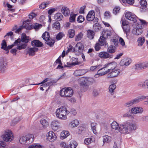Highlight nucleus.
I'll list each match as a JSON object with an SVG mask.
<instances>
[{
  "mask_svg": "<svg viewBox=\"0 0 148 148\" xmlns=\"http://www.w3.org/2000/svg\"><path fill=\"white\" fill-rule=\"evenodd\" d=\"M119 132L121 133L128 134L137 129L135 123H127L124 125H120Z\"/></svg>",
  "mask_w": 148,
  "mask_h": 148,
  "instance_id": "obj_1",
  "label": "nucleus"
},
{
  "mask_svg": "<svg viewBox=\"0 0 148 148\" xmlns=\"http://www.w3.org/2000/svg\"><path fill=\"white\" fill-rule=\"evenodd\" d=\"M116 63L113 62L105 65L104 67L102 68V75L107 74L110 71L116 68Z\"/></svg>",
  "mask_w": 148,
  "mask_h": 148,
  "instance_id": "obj_2",
  "label": "nucleus"
},
{
  "mask_svg": "<svg viewBox=\"0 0 148 148\" xmlns=\"http://www.w3.org/2000/svg\"><path fill=\"white\" fill-rule=\"evenodd\" d=\"M73 93V90L71 87L64 88L60 91V96L62 97H71Z\"/></svg>",
  "mask_w": 148,
  "mask_h": 148,
  "instance_id": "obj_3",
  "label": "nucleus"
},
{
  "mask_svg": "<svg viewBox=\"0 0 148 148\" xmlns=\"http://www.w3.org/2000/svg\"><path fill=\"white\" fill-rule=\"evenodd\" d=\"M42 37L46 41V44L50 47H52L55 43V41L54 39H51L49 33L45 32L42 35Z\"/></svg>",
  "mask_w": 148,
  "mask_h": 148,
  "instance_id": "obj_4",
  "label": "nucleus"
},
{
  "mask_svg": "<svg viewBox=\"0 0 148 148\" xmlns=\"http://www.w3.org/2000/svg\"><path fill=\"white\" fill-rule=\"evenodd\" d=\"M2 136L3 140L8 142L12 141L14 139L13 134L10 130L5 131Z\"/></svg>",
  "mask_w": 148,
  "mask_h": 148,
  "instance_id": "obj_5",
  "label": "nucleus"
},
{
  "mask_svg": "<svg viewBox=\"0 0 148 148\" xmlns=\"http://www.w3.org/2000/svg\"><path fill=\"white\" fill-rule=\"evenodd\" d=\"M145 97L143 96H139L138 97L126 103L124 105L125 107H128L143 100Z\"/></svg>",
  "mask_w": 148,
  "mask_h": 148,
  "instance_id": "obj_6",
  "label": "nucleus"
},
{
  "mask_svg": "<svg viewBox=\"0 0 148 148\" xmlns=\"http://www.w3.org/2000/svg\"><path fill=\"white\" fill-rule=\"evenodd\" d=\"M21 42V39L18 38L15 40L13 44L14 46H17V49L19 50H21L25 49L27 45V44L26 43H22L20 45Z\"/></svg>",
  "mask_w": 148,
  "mask_h": 148,
  "instance_id": "obj_7",
  "label": "nucleus"
},
{
  "mask_svg": "<svg viewBox=\"0 0 148 148\" xmlns=\"http://www.w3.org/2000/svg\"><path fill=\"white\" fill-rule=\"evenodd\" d=\"M121 70L117 68L111 70V72L107 75L108 78H113L117 76L120 73Z\"/></svg>",
  "mask_w": 148,
  "mask_h": 148,
  "instance_id": "obj_8",
  "label": "nucleus"
},
{
  "mask_svg": "<svg viewBox=\"0 0 148 148\" xmlns=\"http://www.w3.org/2000/svg\"><path fill=\"white\" fill-rule=\"evenodd\" d=\"M125 17L127 19L132 21L134 23H135L136 21V18L137 17L136 16L131 12H128L126 13Z\"/></svg>",
  "mask_w": 148,
  "mask_h": 148,
  "instance_id": "obj_9",
  "label": "nucleus"
},
{
  "mask_svg": "<svg viewBox=\"0 0 148 148\" xmlns=\"http://www.w3.org/2000/svg\"><path fill=\"white\" fill-rule=\"evenodd\" d=\"M7 64L4 61L3 57H1L0 59V72L1 73H3L6 69Z\"/></svg>",
  "mask_w": 148,
  "mask_h": 148,
  "instance_id": "obj_10",
  "label": "nucleus"
},
{
  "mask_svg": "<svg viewBox=\"0 0 148 148\" xmlns=\"http://www.w3.org/2000/svg\"><path fill=\"white\" fill-rule=\"evenodd\" d=\"M84 49V46L81 42H78L75 47V52H78L79 53H82Z\"/></svg>",
  "mask_w": 148,
  "mask_h": 148,
  "instance_id": "obj_11",
  "label": "nucleus"
},
{
  "mask_svg": "<svg viewBox=\"0 0 148 148\" xmlns=\"http://www.w3.org/2000/svg\"><path fill=\"white\" fill-rule=\"evenodd\" d=\"M110 123H109V120L108 119H103L102 121V130L104 132H106V131L108 129Z\"/></svg>",
  "mask_w": 148,
  "mask_h": 148,
  "instance_id": "obj_12",
  "label": "nucleus"
},
{
  "mask_svg": "<svg viewBox=\"0 0 148 148\" xmlns=\"http://www.w3.org/2000/svg\"><path fill=\"white\" fill-rule=\"evenodd\" d=\"M95 18L96 20V18H95V13L94 10H91L90 11L86 16V20L88 21H92L94 20Z\"/></svg>",
  "mask_w": 148,
  "mask_h": 148,
  "instance_id": "obj_13",
  "label": "nucleus"
},
{
  "mask_svg": "<svg viewBox=\"0 0 148 148\" xmlns=\"http://www.w3.org/2000/svg\"><path fill=\"white\" fill-rule=\"evenodd\" d=\"M47 137L48 139L51 142L54 141L57 138L55 134L51 131L49 132Z\"/></svg>",
  "mask_w": 148,
  "mask_h": 148,
  "instance_id": "obj_14",
  "label": "nucleus"
},
{
  "mask_svg": "<svg viewBox=\"0 0 148 148\" xmlns=\"http://www.w3.org/2000/svg\"><path fill=\"white\" fill-rule=\"evenodd\" d=\"M148 67V62H145L140 64H136L135 68L138 69H142Z\"/></svg>",
  "mask_w": 148,
  "mask_h": 148,
  "instance_id": "obj_15",
  "label": "nucleus"
},
{
  "mask_svg": "<svg viewBox=\"0 0 148 148\" xmlns=\"http://www.w3.org/2000/svg\"><path fill=\"white\" fill-rule=\"evenodd\" d=\"M86 70L84 69L78 70L75 71L74 75L77 76L82 75L87 72Z\"/></svg>",
  "mask_w": 148,
  "mask_h": 148,
  "instance_id": "obj_16",
  "label": "nucleus"
},
{
  "mask_svg": "<svg viewBox=\"0 0 148 148\" xmlns=\"http://www.w3.org/2000/svg\"><path fill=\"white\" fill-rule=\"evenodd\" d=\"M111 126L112 130L117 131L119 132L120 126L116 122H113L111 124Z\"/></svg>",
  "mask_w": 148,
  "mask_h": 148,
  "instance_id": "obj_17",
  "label": "nucleus"
},
{
  "mask_svg": "<svg viewBox=\"0 0 148 148\" xmlns=\"http://www.w3.org/2000/svg\"><path fill=\"white\" fill-rule=\"evenodd\" d=\"M38 50V48L37 47L30 48L28 49L27 52L29 56H33L35 55V52H37Z\"/></svg>",
  "mask_w": 148,
  "mask_h": 148,
  "instance_id": "obj_18",
  "label": "nucleus"
},
{
  "mask_svg": "<svg viewBox=\"0 0 148 148\" xmlns=\"http://www.w3.org/2000/svg\"><path fill=\"white\" fill-rule=\"evenodd\" d=\"M112 34L111 32L108 30H104L102 31V39L106 40Z\"/></svg>",
  "mask_w": 148,
  "mask_h": 148,
  "instance_id": "obj_19",
  "label": "nucleus"
},
{
  "mask_svg": "<svg viewBox=\"0 0 148 148\" xmlns=\"http://www.w3.org/2000/svg\"><path fill=\"white\" fill-rule=\"evenodd\" d=\"M20 39L22 42L25 43L24 44H27V43L29 41V37L27 36L25 33H23L22 34Z\"/></svg>",
  "mask_w": 148,
  "mask_h": 148,
  "instance_id": "obj_20",
  "label": "nucleus"
},
{
  "mask_svg": "<svg viewBox=\"0 0 148 148\" xmlns=\"http://www.w3.org/2000/svg\"><path fill=\"white\" fill-rule=\"evenodd\" d=\"M32 45L34 47H41L43 46L42 43L38 40L32 41L31 42Z\"/></svg>",
  "mask_w": 148,
  "mask_h": 148,
  "instance_id": "obj_21",
  "label": "nucleus"
},
{
  "mask_svg": "<svg viewBox=\"0 0 148 148\" xmlns=\"http://www.w3.org/2000/svg\"><path fill=\"white\" fill-rule=\"evenodd\" d=\"M131 61L129 59L124 58L122 59L120 62L121 66H128L131 63Z\"/></svg>",
  "mask_w": 148,
  "mask_h": 148,
  "instance_id": "obj_22",
  "label": "nucleus"
},
{
  "mask_svg": "<svg viewBox=\"0 0 148 148\" xmlns=\"http://www.w3.org/2000/svg\"><path fill=\"white\" fill-rule=\"evenodd\" d=\"M102 34H101L99 39L98 40V42L95 45V48L96 51H98L101 48V46L102 45Z\"/></svg>",
  "mask_w": 148,
  "mask_h": 148,
  "instance_id": "obj_23",
  "label": "nucleus"
},
{
  "mask_svg": "<svg viewBox=\"0 0 148 148\" xmlns=\"http://www.w3.org/2000/svg\"><path fill=\"white\" fill-rule=\"evenodd\" d=\"M25 138H26V144H30L34 141V137L33 134L27 135L25 136Z\"/></svg>",
  "mask_w": 148,
  "mask_h": 148,
  "instance_id": "obj_24",
  "label": "nucleus"
},
{
  "mask_svg": "<svg viewBox=\"0 0 148 148\" xmlns=\"http://www.w3.org/2000/svg\"><path fill=\"white\" fill-rule=\"evenodd\" d=\"M59 123L57 120L53 121L51 124V127L53 130H56L59 125Z\"/></svg>",
  "mask_w": 148,
  "mask_h": 148,
  "instance_id": "obj_25",
  "label": "nucleus"
},
{
  "mask_svg": "<svg viewBox=\"0 0 148 148\" xmlns=\"http://www.w3.org/2000/svg\"><path fill=\"white\" fill-rule=\"evenodd\" d=\"M87 37L90 40L93 39L95 36V32L92 30L89 29L87 31Z\"/></svg>",
  "mask_w": 148,
  "mask_h": 148,
  "instance_id": "obj_26",
  "label": "nucleus"
},
{
  "mask_svg": "<svg viewBox=\"0 0 148 148\" xmlns=\"http://www.w3.org/2000/svg\"><path fill=\"white\" fill-rule=\"evenodd\" d=\"M61 12L65 16L69 15L70 13L69 9L66 7H63L62 8Z\"/></svg>",
  "mask_w": 148,
  "mask_h": 148,
  "instance_id": "obj_27",
  "label": "nucleus"
},
{
  "mask_svg": "<svg viewBox=\"0 0 148 148\" xmlns=\"http://www.w3.org/2000/svg\"><path fill=\"white\" fill-rule=\"evenodd\" d=\"M87 77H83L81 79V85L83 86H87L89 85V82Z\"/></svg>",
  "mask_w": 148,
  "mask_h": 148,
  "instance_id": "obj_28",
  "label": "nucleus"
},
{
  "mask_svg": "<svg viewBox=\"0 0 148 148\" xmlns=\"http://www.w3.org/2000/svg\"><path fill=\"white\" fill-rule=\"evenodd\" d=\"M143 31L142 29L141 28H138L137 27L136 28L134 29L132 31V33L136 35H140L142 32Z\"/></svg>",
  "mask_w": 148,
  "mask_h": 148,
  "instance_id": "obj_29",
  "label": "nucleus"
},
{
  "mask_svg": "<svg viewBox=\"0 0 148 148\" xmlns=\"http://www.w3.org/2000/svg\"><path fill=\"white\" fill-rule=\"evenodd\" d=\"M116 88V85L114 84H111L109 87V92L112 95H113L114 91Z\"/></svg>",
  "mask_w": 148,
  "mask_h": 148,
  "instance_id": "obj_30",
  "label": "nucleus"
},
{
  "mask_svg": "<svg viewBox=\"0 0 148 148\" xmlns=\"http://www.w3.org/2000/svg\"><path fill=\"white\" fill-rule=\"evenodd\" d=\"M111 137L107 135L103 136V142L104 144L105 143H110L111 140Z\"/></svg>",
  "mask_w": 148,
  "mask_h": 148,
  "instance_id": "obj_31",
  "label": "nucleus"
},
{
  "mask_svg": "<svg viewBox=\"0 0 148 148\" xmlns=\"http://www.w3.org/2000/svg\"><path fill=\"white\" fill-rule=\"evenodd\" d=\"M145 41V39L144 37L142 36L139 37L137 40L138 45L139 46H141L144 43Z\"/></svg>",
  "mask_w": 148,
  "mask_h": 148,
  "instance_id": "obj_32",
  "label": "nucleus"
},
{
  "mask_svg": "<svg viewBox=\"0 0 148 148\" xmlns=\"http://www.w3.org/2000/svg\"><path fill=\"white\" fill-rule=\"evenodd\" d=\"M71 61V64L72 65L75 66L77 65H79L81 63L80 62L78 61V59L77 58L73 57L72 58Z\"/></svg>",
  "mask_w": 148,
  "mask_h": 148,
  "instance_id": "obj_33",
  "label": "nucleus"
},
{
  "mask_svg": "<svg viewBox=\"0 0 148 148\" xmlns=\"http://www.w3.org/2000/svg\"><path fill=\"white\" fill-rule=\"evenodd\" d=\"M68 36L69 38H73L75 35V31L73 29H70L68 30Z\"/></svg>",
  "mask_w": 148,
  "mask_h": 148,
  "instance_id": "obj_34",
  "label": "nucleus"
},
{
  "mask_svg": "<svg viewBox=\"0 0 148 148\" xmlns=\"http://www.w3.org/2000/svg\"><path fill=\"white\" fill-rule=\"evenodd\" d=\"M63 18V15L60 13H56L54 16V18L58 21H60Z\"/></svg>",
  "mask_w": 148,
  "mask_h": 148,
  "instance_id": "obj_35",
  "label": "nucleus"
},
{
  "mask_svg": "<svg viewBox=\"0 0 148 148\" xmlns=\"http://www.w3.org/2000/svg\"><path fill=\"white\" fill-rule=\"evenodd\" d=\"M108 50L109 52L112 53H114L116 50V47L112 45H110L108 47Z\"/></svg>",
  "mask_w": 148,
  "mask_h": 148,
  "instance_id": "obj_36",
  "label": "nucleus"
},
{
  "mask_svg": "<svg viewBox=\"0 0 148 148\" xmlns=\"http://www.w3.org/2000/svg\"><path fill=\"white\" fill-rule=\"evenodd\" d=\"M66 114V112L64 110V107L60 108L58 110H57L56 112V114L57 115L59 114V115L61 116L62 114Z\"/></svg>",
  "mask_w": 148,
  "mask_h": 148,
  "instance_id": "obj_37",
  "label": "nucleus"
},
{
  "mask_svg": "<svg viewBox=\"0 0 148 148\" xmlns=\"http://www.w3.org/2000/svg\"><path fill=\"white\" fill-rule=\"evenodd\" d=\"M40 123L43 127L45 128L49 125L48 122L45 119H42L40 121Z\"/></svg>",
  "mask_w": 148,
  "mask_h": 148,
  "instance_id": "obj_38",
  "label": "nucleus"
},
{
  "mask_svg": "<svg viewBox=\"0 0 148 148\" xmlns=\"http://www.w3.org/2000/svg\"><path fill=\"white\" fill-rule=\"evenodd\" d=\"M53 27L56 30H59L60 28V23L58 21H56L53 24Z\"/></svg>",
  "mask_w": 148,
  "mask_h": 148,
  "instance_id": "obj_39",
  "label": "nucleus"
},
{
  "mask_svg": "<svg viewBox=\"0 0 148 148\" xmlns=\"http://www.w3.org/2000/svg\"><path fill=\"white\" fill-rule=\"evenodd\" d=\"M77 145V142L74 140H71L70 141L69 145L71 148H76Z\"/></svg>",
  "mask_w": 148,
  "mask_h": 148,
  "instance_id": "obj_40",
  "label": "nucleus"
},
{
  "mask_svg": "<svg viewBox=\"0 0 148 148\" xmlns=\"http://www.w3.org/2000/svg\"><path fill=\"white\" fill-rule=\"evenodd\" d=\"M28 148H45L44 146H42L40 145L37 144H34L31 145H30Z\"/></svg>",
  "mask_w": 148,
  "mask_h": 148,
  "instance_id": "obj_41",
  "label": "nucleus"
},
{
  "mask_svg": "<svg viewBox=\"0 0 148 148\" xmlns=\"http://www.w3.org/2000/svg\"><path fill=\"white\" fill-rule=\"evenodd\" d=\"M97 123H92L91 124V129L92 130L93 133L95 134L97 133L96 130Z\"/></svg>",
  "mask_w": 148,
  "mask_h": 148,
  "instance_id": "obj_42",
  "label": "nucleus"
},
{
  "mask_svg": "<svg viewBox=\"0 0 148 148\" xmlns=\"http://www.w3.org/2000/svg\"><path fill=\"white\" fill-rule=\"evenodd\" d=\"M71 126L73 127H77L79 124V122L78 120L75 119L71 121L70 123Z\"/></svg>",
  "mask_w": 148,
  "mask_h": 148,
  "instance_id": "obj_43",
  "label": "nucleus"
},
{
  "mask_svg": "<svg viewBox=\"0 0 148 148\" xmlns=\"http://www.w3.org/2000/svg\"><path fill=\"white\" fill-rule=\"evenodd\" d=\"M64 36L65 34L63 32H60L56 35V39L58 40H60Z\"/></svg>",
  "mask_w": 148,
  "mask_h": 148,
  "instance_id": "obj_44",
  "label": "nucleus"
},
{
  "mask_svg": "<svg viewBox=\"0 0 148 148\" xmlns=\"http://www.w3.org/2000/svg\"><path fill=\"white\" fill-rule=\"evenodd\" d=\"M63 132V133H61L60 137L61 138L63 139L69 136V133L68 131H65L64 132Z\"/></svg>",
  "mask_w": 148,
  "mask_h": 148,
  "instance_id": "obj_45",
  "label": "nucleus"
},
{
  "mask_svg": "<svg viewBox=\"0 0 148 148\" xmlns=\"http://www.w3.org/2000/svg\"><path fill=\"white\" fill-rule=\"evenodd\" d=\"M112 56L110 55L109 53L107 52H102V58H112Z\"/></svg>",
  "mask_w": 148,
  "mask_h": 148,
  "instance_id": "obj_46",
  "label": "nucleus"
},
{
  "mask_svg": "<svg viewBox=\"0 0 148 148\" xmlns=\"http://www.w3.org/2000/svg\"><path fill=\"white\" fill-rule=\"evenodd\" d=\"M24 27V28H25L28 30H30L32 29V25L30 23H27L25 24Z\"/></svg>",
  "mask_w": 148,
  "mask_h": 148,
  "instance_id": "obj_47",
  "label": "nucleus"
},
{
  "mask_svg": "<svg viewBox=\"0 0 148 148\" xmlns=\"http://www.w3.org/2000/svg\"><path fill=\"white\" fill-rule=\"evenodd\" d=\"M146 83L145 82H139L138 84V86L140 88L143 89H145L146 88Z\"/></svg>",
  "mask_w": 148,
  "mask_h": 148,
  "instance_id": "obj_48",
  "label": "nucleus"
},
{
  "mask_svg": "<svg viewBox=\"0 0 148 148\" xmlns=\"http://www.w3.org/2000/svg\"><path fill=\"white\" fill-rule=\"evenodd\" d=\"M58 79H53L51 80L50 82L46 83V85L48 86H51L53 85V84L57 82Z\"/></svg>",
  "mask_w": 148,
  "mask_h": 148,
  "instance_id": "obj_49",
  "label": "nucleus"
},
{
  "mask_svg": "<svg viewBox=\"0 0 148 148\" xmlns=\"http://www.w3.org/2000/svg\"><path fill=\"white\" fill-rule=\"evenodd\" d=\"M19 142L22 144H25L26 143V138L25 136H23L20 138L19 140Z\"/></svg>",
  "mask_w": 148,
  "mask_h": 148,
  "instance_id": "obj_50",
  "label": "nucleus"
},
{
  "mask_svg": "<svg viewBox=\"0 0 148 148\" xmlns=\"http://www.w3.org/2000/svg\"><path fill=\"white\" fill-rule=\"evenodd\" d=\"M93 142L92 139L91 138H88L85 139L84 140L85 143L86 145H88L89 144Z\"/></svg>",
  "mask_w": 148,
  "mask_h": 148,
  "instance_id": "obj_51",
  "label": "nucleus"
},
{
  "mask_svg": "<svg viewBox=\"0 0 148 148\" xmlns=\"http://www.w3.org/2000/svg\"><path fill=\"white\" fill-rule=\"evenodd\" d=\"M1 48L4 50L6 49V47H7V45L5 40H3L2 41V42L1 44Z\"/></svg>",
  "mask_w": 148,
  "mask_h": 148,
  "instance_id": "obj_52",
  "label": "nucleus"
},
{
  "mask_svg": "<svg viewBox=\"0 0 148 148\" xmlns=\"http://www.w3.org/2000/svg\"><path fill=\"white\" fill-rule=\"evenodd\" d=\"M83 34L82 32H80L75 37V40L78 41L80 40L82 37Z\"/></svg>",
  "mask_w": 148,
  "mask_h": 148,
  "instance_id": "obj_53",
  "label": "nucleus"
},
{
  "mask_svg": "<svg viewBox=\"0 0 148 148\" xmlns=\"http://www.w3.org/2000/svg\"><path fill=\"white\" fill-rule=\"evenodd\" d=\"M42 26V25L40 24L36 23L35 24L32 25V29L34 28L36 29H39L40 27Z\"/></svg>",
  "mask_w": 148,
  "mask_h": 148,
  "instance_id": "obj_54",
  "label": "nucleus"
},
{
  "mask_svg": "<svg viewBox=\"0 0 148 148\" xmlns=\"http://www.w3.org/2000/svg\"><path fill=\"white\" fill-rule=\"evenodd\" d=\"M141 6L143 8H146L147 4V2L145 0H141L140 2Z\"/></svg>",
  "mask_w": 148,
  "mask_h": 148,
  "instance_id": "obj_55",
  "label": "nucleus"
},
{
  "mask_svg": "<svg viewBox=\"0 0 148 148\" xmlns=\"http://www.w3.org/2000/svg\"><path fill=\"white\" fill-rule=\"evenodd\" d=\"M111 16L110 13L109 12H106L104 14V18L106 19L109 18Z\"/></svg>",
  "mask_w": 148,
  "mask_h": 148,
  "instance_id": "obj_56",
  "label": "nucleus"
},
{
  "mask_svg": "<svg viewBox=\"0 0 148 148\" xmlns=\"http://www.w3.org/2000/svg\"><path fill=\"white\" fill-rule=\"evenodd\" d=\"M67 51H71L72 52H75V47H73L71 45H70L69 48H68V50Z\"/></svg>",
  "mask_w": 148,
  "mask_h": 148,
  "instance_id": "obj_57",
  "label": "nucleus"
},
{
  "mask_svg": "<svg viewBox=\"0 0 148 148\" xmlns=\"http://www.w3.org/2000/svg\"><path fill=\"white\" fill-rule=\"evenodd\" d=\"M85 19L84 18L82 15L79 16L77 19V21L79 23H82Z\"/></svg>",
  "mask_w": 148,
  "mask_h": 148,
  "instance_id": "obj_58",
  "label": "nucleus"
},
{
  "mask_svg": "<svg viewBox=\"0 0 148 148\" xmlns=\"http://www.w3.org/2000/svg\"><path fill=\"white\" fill-rule=\"evenodd\" d=\"M76 14H74L72 15H71L69 18V21L71 22H74L75 20Z\"/></svg>",
  "mask_w": 148,
  "mask_h": 148,
  "instance_id": "obj_59",
  "label": "nucleus"
},
{
  "mask_svg": "<svg viewBox=\"0 0 148 148\" xmlns=\"http://www.w3.org/2000/svg\"><path fill=\"white\" fill-rule=\"evenodd\" d=\"M120 10V8L119 7H116L113 10V13L115 15H116L118 13Z\"/></svg>",
  "mask_w": 148,
  "mask_h": 148,
  "instance_id": "obj_60",
  "label": "nucleus"
},
{
  "mask_svg": "<svg viewBox=\"0 0 148 148\" xmlns=\"http://www.w3.org/2000/svg\"><path fill=\"white\" fill-rule=\"evenodd\" d=\"M56 115L57 117L59 118L65 120L67 119V117L66 116V114H62L61 116L59 115V114L57 115L56 114Z\"/></svg>",
  "mask_w": 148,
  "mask_h": 148,
  "instance_id": "obj_61",
  "label": "nucleus"
},
{
  "mask_svg": "<svg viewBox=\"0 0 148 148\" xmlns=\"http://www.w3.org/2000/svg\"><path fill=\"white\" fill-rule=\"evenodd\" d=\"M5 143L3 141H0V148H6Z\"/></svg>",
  "mask_w": 148,
  "mask_h": 148,
  "instance_id": "obj_62",
  "label": "nucleus"
},
{
  "mask_svg": "<svg viewBox=\"0 0 148 148\" xmlns=\"http://www.w3.org/2000/svg\"><path fill=\"white\" fill-rule=\"evenodd\" d=\"M18 119H15L13 120L11 123V125L12 126H14L19 121Z\"/></svg>",
  "mask_w": 148,
  "mask_h": 148,
  "instance_id": "obj_63",
  "label": "nucleus"
},
{
  "mask_svg": "<svg viewBox=\"0 0 148 148\" xmlns=\"http://www.w3.org/2000/svg\"><path fill=\"white\" fill-rule=\"evenodd\" d=\"M136 110V114L138 113H142L143 111V109L141 107H137Z\"/></svg>",
  "mask_w": 148,
  "mask_h": 148,
  "instance_id": "obj_64",
  "label": "nucleus"
}]
</instances>
